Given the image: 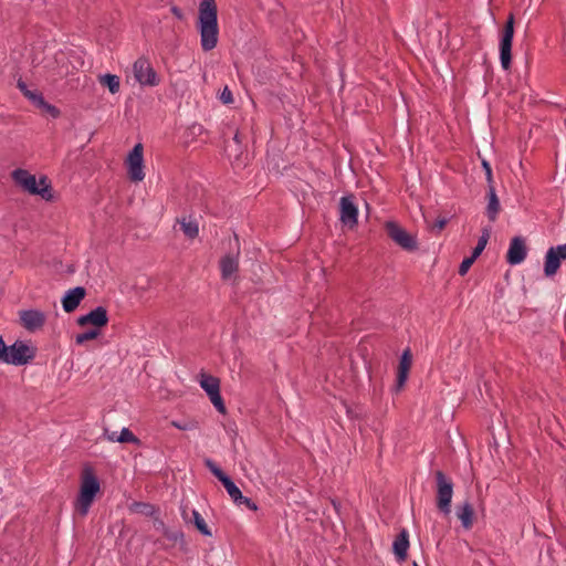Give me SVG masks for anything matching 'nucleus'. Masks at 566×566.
<instances>
[{"label": "nucleus", "instance_id": "obj_1", "mask_svg": "<svg viewBox=\"0 0 566 566\" xmlns=\"http://www.w3.org/2000/svg\"><path fill=\"white\" fill-rule=\"evenodd\" d=\"M197 29L200 34V45L205 52L213 50L218 44L219 25L216 0H201L198 10Z\"/></svg>", "mask_w": 566, "mask_h": 566}, {"label": "nucleus", "instance_id": "obj_2", "mask_svg": "<svg viewBox=\"0 0 566 566\" xmlns=\"http://www.w3.org/2000/svg\"><path fill=\"white\" fill-rule=\"evenodd\" d=\"M35 357V348L22 340H15L12 345H6L0 336V361L14 366H23Z\"/></svg>", "mask_w": 566, "mask_h": 566}, {"label": "nucleus", "instance_id": "obj_3", "mask_svg": "<svg viewBox=\"0 0 566 566\" xmlns=\"http://www.w3.org/2000/svg\"><path fill=\"white\" fill-rule=\"evenodd\" d=\"M99 489V481L94 473L90 469L84 470L81 478L80 493L75 502V511L77 514L85 516L88 513Z\"/></svg>", "mask_w": 566, "mask_h": 566}, {"label": "nucleus", "instance_id": "obj_4", "mask_svg": "<svg viewBox=\"0 0 566 566\" xmlns=\"http://www.w3.org/2000/svg\"><path fill=\"white\" fill-rule=\"evenodd\" d=\"M12 179L24 191L31 195H38L45 200L52 199L51 187L48 184L46 177H41L39 181L34 175L24 169H15L12 172Z\"/></svg>", "mask_w": 566, "mask_h": 566}, {"label": "nucleus", "instance_id": "obj_5", "mask_svg": "<svg viewBox=\"0 0 566 566\" xmlns=\"http://www.w3.org/2000/svg\"><path fill=\"white\" fill-rule=\"evenodd\" d=\"M437 481V506L443 514L448 515L451 512V501L453 495V483L442 472H436Z\"/></svg>", "mask_w": 566, "mask_h": 566}, {"label": "nucleus", "instance_id": "obj_6", "mask_svg": "<svg viewBox=\"0 0 566 566\" xmlns=\"http://www.w3.org/2000/svg\"><path fill=\"white\" fill-rule=\"evenodd\" d=\"M199 377L200 387L206 391L211 403L220 413H226V406L220 395V380L205 373H201Z\"/></svg>", "mask_w": 566, "mask_h": 566}, {"label": "nucleus", "instance_id": "obj_7", "mask_svg": "<svg viewBox=\"0 0 566 566\" xmlns=\"http://www.w3.org/2000/svg\"><path fill=\"white\" fill-rule=\"evenodd\" d=\"M143 151V145L136 144L125 161L128 177L134 182H139L145 178Z\"/></svg>", "mask_w": 566, "mask_h": 566}, {"label": "nucleus", "instance_id": "obj_8", "mask_svg": "<svg viewBox=\"0 0 566 566\" xmlns=\"http://www.w3.org/2000/svg\"><path fill=\"white\" fill-rule=\"evenodd\" d=\"M514 36V17L511 14L505 23L500 41V61L504 70H509L512 60V41Z\"/></svg>", "mask_w": 566, "mask_h": 566}, {"label": "nucleus", "instance_id": "obj_9", "mask_svg": "<svg viewBox=\"0 0 566 566\" xmlns=\"http://www.w3.org/2000/svg\"><path fill=\"white\" fill-rule=\"evenodd\" d=\"M133 73L136 82L143 86H156L159 83L157 73L147 59L136 60L133 64Z\"/></svg>", "mask_w": 566, "mask_h": 566}, {"label": "nucleus", "instance_id": "obj_10", "mask_svg": "<svg viewBox=\"0 0 566 566\" xmlns=\"http://www.w3.org/2000/svg\"><path fill=\"white\" fill-rule=\"evenodd\" d=\"M387 234L390 237L392 241H395L399 247L407 251H413L417 249V241L415 237L410 235L406 232L401 227H399L394 221H388L386 223Z\"/></svg>", "mask_w": 566, "mask_h": 566}, {"label": "nucleus", "instance_id": "obj_11", "mask_svg": "<svg viewBox=\"0 0 566 566\" xmlns=\"http://www.w3.org/2000/svg\"><path fill=\"white\" fill-rule=\"evenodd\" d=\"M527 255L526 241L522 237L512 238L506 252V262L511 265L521 264Z\"/></svg>", "mask_w": 566, "mask_h": 566}, {"label": "nucleus", "instance_id": "obj_12", "mask_svg": "<svg viewBox=\"0 0 566 566\" xmlns=\"http://www.w3.org/2000/svg\"><path fill=\"white\" fill-rule=\"evenodd\" d=\"M22 326L29 332H35L45 323L46 316L39 310H25L19 313Z\"/></svg>", "mask_w": 566, "mask_h": 566}, {"label": "nucleus", "instance_id": "obj_13", "mask_svg": "<svg viewBox=\"0 0 566 566\" xmlns=\"http://www.w3.org/2000/svg\"><path fill=\"white\" fill-rule=\"evenodd\" d=\"M340 221L343 224L353 228L357 224L358 209L352 197H342L339 201Z\"/></svg>", "mask_w": 566, "mask_h": 566}, {"label": "nucleus", "instance_id": "obj_14", "mask_svg": "<svg viewBox=\"0 0 566 566\" xmlns=\"http://www.w3.org/2000/svg\"><path fill=\"white\" fill-rule=\"evenodd\" d=\"M108 323L107 312L104 307L98 306L87 313L86 315H82L77 318V324L80 326L93 325L94 328L99 329Z\"/></svg>", "mask_w": 566, "mask_h": 566}, {"label": "nucleus", "instance_id": "obj_15", "mask_svg": "<svg viewBox=\"0 0 566 566\" xmlns=\"http://www.w3.org/2000/svg\"><path fill=\"white\" fill-rule=\"evenodd\" d=\"M239 270V251L234 254H227L220 260L221 277L224 281H235Z\"/></svg>", "mask_w": 566, "mask_h": 566}, {"label": "nucleus", "instance_id": "obj_16", "mask_svg": "<svg viewBox=\"0 0 566 566\" xmlns=\"http://www.w3.org/2000/svg\"><path fill=\"white\" fill-rule=\"evenodd\" d=\"M412 363V355L409 348L405 349L398 365L396 390L399 391L408 379V374Z\"/></svg>", "mask_w": 566, "mask_h": 566}, {"label": "nucleus", "instance_id": "obj_17", "mask_svg": "<svg viewBox=\"0 0 566 566\" xmlns=\"http://www.w3.org/2000/svg\"><path fill=\"white\" fill-rule=\"evenodd\" d=\"M85 289L76 286L69 290L62 298V306L66 313H71L76 310L81 301L85 297Z\"/></svg>", "mask_w": 566, "mask_h": 566}, {"label": "nucleus", "instance_id": "obj_18", "mask_svg": "<svg viewBox=\"0 0 566 566\" xmlns=\"http://www.w3.org/2000/svg\"><path fill=\"white\" fill-rule=\"evenodd\" d=\"M560 265V258L556 253V250L549 248L545 255L544 273L546 276H553L556 274Z\"/></svg>", "mask_w": 566, "mask_h": 566}, {"label": "nucleus", "instance_id": "obj_19", "mask_svg": "<svg viewBox=\"0 0 566 566\" xmlns=\"http://www.w3.org/2000/svg\"><path fill=\"white\" fill-rule=\"evenodd\" d=\"M182 516L185 518L186 522H189V523H193V525L197 527V530L205 536H211V531L210 528L208 527L205 518L201 516V514L196 511V510H192L191 511V517H189L187 515V512L186 510L182 511Z\"/></svg>", "mask_w": 566, "mask_h": 566}, {"label": "nucleus", "instance_id": "obj_20", "mask_svg": "<svg viewBox=\"0 0 566 566\" xmlns=\"http://www.w3.org/2000/svg\"><path fill=\"white\" fill-rule=\"evenodd\" d=\"M409 547L408 533L402 531L394 541L392 548L394 553L399 560H403L407 557V551Z\"/></svg>", "mask_w": 566, "mask_h": 566}, {"label": "nucleus", "instance_id": "obj_21", "mask_svg": "<svg viewBox=\"0 0 566 566\" xmlns=\"http://www.w3.org/2000/svg\"><path fill=\"white\" fill-rule=\"evenodd\" d=\"M457 516L461 521L462 526L469 530L473 525L474 510L470 503H464L457 510Z\"/></svg>", "mask_w": 566, "mask_h": 566}, {"label": "nucleus", "instance_id": "obj_22", "mask_svg": "<svg viewBox=\"0 0 566 566\" xmlns=\"http://www.w3.org/2000/svg\"><path fill=\"white\" fill-rule=\"evenodd\" d=\"M178 223L180 226V230L187 238L195 239L198 235L199 227L197 221L191 218H181L178 220Z\"/></svg>", "mask_w": 566, "mask_h": 566}, {"label": "nucleus", "instance_id": "obj_23", "mask_svg": "<svg viewBox=\"0 0 566 566\" xmlns=\"http://www.w3.org/2000/svg\"><path fill=\"white\" fill-rule=\"evenodd\" d=\"M98 82L101 85L108 88L112 94H116L120 88V78L114 74H104L98 76Z\"/></svg>", "mask_w": 566, "mask_h": 566}, {"label": "nucleus", "instance_id": "obj_24", "mask_svg": "<svg viewBox=\"0 0 566 566\" xmlns=\"http://www.w3.org/2000/svg\"><path fill=\"white\" fill-rule=\"evenodd\" d=\"M500 211V201L495 193L494 188L491 186L489 190V202L486 207V214L491 221H494Z\"/></svg>", "mask_w": 566, "mask_h": 566}, {"label": "nucleus", "instance_id": "obj_25", "mask_svg": "<svg viewBox=\"0 0 566 566\" xmlns=\"http://www.w3.org/2000/svg\"><path fill=\"white\" fill-rule=\"evenodd\" d=\"M223 486L227 490L230 497L237 503L240 502L241 499H243V495L240 491V489L233 483L231 479L223 481Z\"/></svg>", "mask_w": 566, "mask_h": 566}, {"label": "nucleus", "instance_id": "obj_26", "mask_svg": "<svg viewBox=\"0 0 566 566\" xmlns=\"http://www.w3.org/2000/svg\"><path fill=\"white\" fill-rule=\"evenodd\" d=\"M99 336V329L92 328L90 331H86L84 333L77 334L75 342L77 345H83L84 343L95 339Z\"/></svg>", "mask_w": 566, "mask_h": 566}, {"label": "nucleus", "instance_id": "obj_27", "mask_svg": "<svg viewBox=\"0 0 566 566\" xmlns=\"http://www.w3.org/2000/svg\"><path fill=\"white\" fill-rule=\"evenodd\" d=\"M206 467L211 471V473L223 484L224 480H229L230 478L226 475L222 470L210 459L206 460Z\"/></svg>", "mask_w": 566, "mask_h": 566}, {"label": "nucleus", "instance_id": "obj_28", "mask_svg": "<svg viewBox=\"0 0 566 566\" xmlns=\"http://www.w3.org/2000/svg\"><path fill=\"white\" fill-rule=\"evenodd\" d=\"M206 467L211 471V473L223 484L224 480H229L230 478L226 475L222 470L210 459L206 460Z\"/></svg>", "mask_w": 566, "mask_h": 566}, {"label": "nucleus", "instance_id": "obj_29", "mask_svg": "<svg viewBox=\"0 0 566 566\" xmlns=\"http://www.w3.org/2000/svg\"><path fill=\"white\" fill-rule=\"evenodd\" d=\"M118 442H120V443H127V442L138 443L139 440L128 428H123L118 434Z\"/></svg>", "mask_w": 566, "mask_h": 566}, {"label": "nucleus", "instance_id": "obj_30", "mask_svg": "<svg viewBox=\"0 0 566 566\" xmlns=\"http://www.w3.org/2000/svg\"><path fill=\"white\" fill-rule=\"evenodd\" d=\"M132 510L136 513H140L147 516L153 515L155 511L153 505L142 502L134 503Z\"/></svg>", "mask_w": 566, "mask_h": 566}, {"label": "nucleus", "instance_id": "obj_31", "mask_svg": "<svg viewBox=\"0 0 566 566\" xmlns=\"http://www.w3.org/2000/svg\"><path fill=\"white\" fill-rule=\"evenodd\" d=\"M489 231L485 230L483 232V234L480 237L479 241H478V244L476 247L474 248L472 254H473V258H478L482 252L483 250L485 249L486 247V243H488V240H489Z\"/></svg>", "mask_w": 566, "mask_h": 566}, {"label": "nucleus", "instance_id": "obj_32", "mask_svg": "<svg viewBox=\"0 0 566 566\" xmlns=\"http://www.w3.org/2000/svg\"><path fill=\"white\" fill-rule=\"evenodd\" d=\"M38 108L53 118H56L60 115V111L54 105L46 103L44 99L40 101Z\"/></svg>", "mask_w": 566, "mask_h": 566}, {"label": "nucleus", "instance_id": "obj_33", "mask_svg": "<svg viewBox=\"0 0 566 566\" xmlns=\"http://www.w3.org/2000/svg\"><path fill=\"white\" fill-rule=\"evenodd\" d=\"M171 426H174L175 428L179 429V430H184V431H188V430H193L196 428H198V423L196 421H171Z\"/></svg>", "mask_w": 566, "mask_h": 566}, {"label": "nucleus", "instance_id": "obj_34", "mask_svg": "<svg viewBox=\"0 0 566 566\" xmlns=\"http://www.w3.org/2000/svg\"><path fill=\"white\" fill-rule=\"evenodd\" d=\"M475 260L476 258H473V254L469 258H465L459 266V274L465 275Z\"/></svg>", "mask_w": 566, "mask_h": 566}, {"label": "nucleus", "instance_id": "obj_35", "mask_svg": "<svg viewBox=\"0 0 566 566\" xmlns=\"http://www.w3.org/2000/svg\"><path fill=\"white\" fill-rule=\"evenodd\" d=\"M25 97H28L36 107L40 105V101H43V96L34 91H25L24 94Z\"/></svg>", "mask_w": 566, "mask_h": 566}, {"label": "nucleus", "instance_id": "obj_36", "mask_svg": "<svg viewBox=\"0 0 566 566\" xmlns=\"http://www.w3.org/2000/svg\"><path fill=\"white\" fill-rule=\"evenodd\" d=\"M220 99L224 104H230L233 102V96L231 91L226 86L223 91L221 92Z\"/></svg>", "mask_w": 566, "mask_h": 566}, {"label": "nucleus", "instance_id": "obj_37", "mask_svg": "<svg viewBox=\"0 0 566 566\" xmlns=\"http://www.w3.org/2000/svg\"><path fill=\"white\" fill-rule=\"evenodd\" d=\"M237 504H239V505L243 504L251 511L258 510L256 504L251 499L245 497V496H243V499H241L240 502H237Z\"/></svg>", "mask_w": 566, "mask_h": 566}, {"label": "nucleus", "instance_id": "obj_38", "mask_svg": "<svg viewBox=\"0 0 566 566\" xmlns=\"http://www.w3.org/2000/svg\"><path fill=\"white\" fill-rule=\"evenodd\" d=\"M105 438L111 442H118V433L116 431L104 430Z\"/></svg>", "mask_w": 566, "mask_h": 566}, {"label": "nucleus", "instance_id": "obj_39", "mask_svg": "<svg viewBox=\"0 0 566 566\" xmlns=\"http://www.w3.org/2000/svg\"><path fill=\"white\" fill-rule=\"evenodd\" d=\"M552 248L556 250V253L558 254L560 260H566V243Z\"/></svg>", "mask_w": 566, "mask_h": 566}, {"label": "nucleus", "instance_id": "obj_40", "mask_svg": "<svg viewBox=\"0 0 566 566\" xmlns=\"http://www.w3.org/2000/svg\"><path fill=\"white\" fill-rule=\"evenodd\" d=\"M482 165H483V168L485 169L486 179H488L489 182H491L492 181V169H491V166L485 160L482 163Z\"/></svg>", "mask_w": 566, "mask_h": 566}, {"label": "nucleus", "instance_id": "obj_41", "mask_svg": "<svg viewBox=\"0 0 566 566\" xmlns=\"http://www.w3.org/2000/svg\"><path fill=\"white\" fill-rule=\"evenodd\" d=\"M447 224V220L446 219H439L436 221L433 228L437 229L438 231H441Z\"/></svg>", "mask_w": 566, "mask_h": 566}, {"label": "nucleus", "instance_id": "obj_42", "mask_svg": "<svg viewBox=\"0 0 566 566\" xmlns=\"http://www.w3.org/2000/svg\"><path fill=\"white\" fill-rule=\"evenodd\" d=\"M171 13L177 17L178 19H181L182 18V12L181 10L178 8V7H172L171 8Z\"/></svg>", "mask_w": 566, "mask_h": 566}, {"label": "nucleus", "instance_id": "obj_43", "mask_svg": "<svg viewBox=\"0 0 566 566\" xmlns=\"http://www.w3.org/2000/svg\"><path fill=\"white\" fill-rule=\"evenodd\" d=\"M18 87H19V90H20L23 94H25V91H29V88H28L27 84H25L24 82H22V81H19V82H18Z\"/></svg>", "mask_w": 566, "mask_h": 566}, {"label": "nucleus", "instance_id": "obj_44", "mask_svg": "<svg viewBox=\"0 0 566 566\" xmlns=\"http://www.w3.org/2000/svg\"><path fill=\"white\" fill-rule=\"evenodd\" d=\"M415 566H418V565L415 563Z\"/></svg>", "mask_w": 566, "mask_h": 566}]
</instances>
